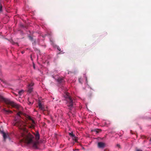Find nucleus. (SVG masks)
<instances>
[{"label": "nucleus", "mask_w": 151, "mask_h": 151, "mask_svg": "<svg viewBox=\"0 0 151 151\" xmlns=\"http://www.w3.org/2000/svg\"><path fill=\"white\" fill-rule=\"evenodd\" d=\"M81 78H80L79 79V82L80 83H81Z\"/></svg>", "instance_id": "20"}, {"label": "nucleus", "mask_w": 151, "mask_h": 151, "mask_svg": "<svg viewBox=\"0 0 151 151\" xmlns=\"http://www.w3.org/2000/svg\"><path fill=\"white\" fill-rule=\"evenodd\" d=\"M35 139L37 140H38L40 138V135L38 133H37L36 134H35Z\"/></svg>", "instance_id": "13"}, {"label": "nucleus", "mask_w": 151, "mask_h": 151, "mask_svg": "<svg viewBox=\"0 0 151 151\" xmlns=\"http://www.w3.org/2000/svg\"><path fill=\"white\" fill-rule=\"evenodd\" d=\"M52 76L53 78H55L54 76L53 75Z\"/></svg>", "instance_id": "28"}, {"label": "nucleus", "mask_w": 151, "mask_h": 151, "mask_svg": "<svg viewBox=\"0 0 151 151\" xmlns=\"http://www.w3.org/2000/svg\"><path fill=\"white\" fill-rule=\"evenodd\" d=\"M38 104L39 109H40L42 111L44 110V108L43 105H42L41 104V102L40 101H39L38 102Z\"/></svg>", "instance_id": "7"}, {"label": "nucleus", "mask_w": 151, "mask_h": 151, "mask_svg": "<svg viewBox=\"0 0 151 151\" xmlns=\"http://www.w3.org/2000/svg\"><path fill=\"white\" fill-rule=\"evenodd\" d=\"M2 6L1 5H0V12L2 11Z\"/></svg>", "instance_id": "17"}, {"label": "nucleus", "mask_w": 151, "mask_h": 151, "mask_svg": "<svg viewBox=\"0 0 151 151\" xmlns=\"http://www.w3.org/2000/svg\"><path fill=\"white\" fill-rule=\"evenodd\" d=\"M28 104L29 105H31L32 104L31 102L29 101V103Z\"/></svg>", "instance_id": "21"}, {"label": "nucleus", "mask_w": 151, "mask_h": 151, "mask_svg": "<svg viewBox=\"0 0 151 151\" xmlns=\"http://www.w3.org/2000/svg\"><path fill=\"white\" fill-rule=\"evenodd\" d=\"M98 140L99 141H102V139H103L102 138H98Z\"/></svg>", "instance_id": "18"}, {"label": "nucleus", "mask_w": 151, "mask_h": 151, "mask_svg": "<svg viewBox=\"0 0 151 151\" xmlns=\"http://www.w3.org/2000/svg\"><path fill=\"white\" fill-rule=\"evenodd\" d=\"M136 151H142L140 149H137V150Z\"/></svg>", "instance_id": "22"}, {"label": "nucleus", "mask_w": 151, "mask_h": 151, "mask_svg": "<svg viewBox=\"0 0 151 151\" xmlns=\"http://www.w3.org/2000/svg\"><path fill=\"white\" fill-rule=\"evenodd\" d=\"M123 132H122V134L123 133Z\"/></svg>", "instance_id": "30"}, {"label": "nucleus", "mask_w": 151, "mask_h": 151, "mask_svg": "<svg viewBox=\"0 0 151 151\" xmlns=\"http://www.w3.org/2000/svg\"><path fill=\"white\" fill-rule=\"evenodd\" d=\"M109 122L108 121H106V124H109L108 123V122Z\"/></svg>", "instance_id": "23"}, {"label": "nucleus", "mask_w": 151, "mask_h": 151, "mask_svg": "<svg viewBox=\"0 0 151 151\" xmlns=\"http://www.w3.org/2000/svg\"><path fill=\"white\" fill-rule=\"evenodd\" d=\"M98 146L99 148H103L104 147L105 144L103 142H98Z\"/></svg>", "instance_id": "8"}, {"label": "nucleus", "mask_w": 151, "mask_h": 151, "mask_svg": "<svg viewBox=\"0 0 151 151\" xmlns=\"http://www.w3.org/2000/svg\"><path fill=\"white\" fill-rule=\"evenodd\" d=\"M64 96L67 101V106L69 109H71L73 106V100L68 93H66Z\"/></svg>", "instance_id": "3"}, {"label": "nucleus", "mask_w": 151, "mask_h": 151, "mask_svg": "<svg viewBox=\"0 0 151 151\" xmlns=\"http://www.w3.org/2000/svg\"><path fill=\"white\" fill-rule=\"evenodd\" d=\"M1 81L3 83H4V82L3 81H2V80H1Z\"/></svg>", "instance_id": "26"}, {"label": "nucleus", "mask_w": 151, "mask_h": 151, "mask_svg": "<svg viewBox=\"0 0 151 151\" xmlns=\"http://www.w3.org/2000/svg\"><path fill=\"white\" fill-rule=\"evenodd\" d=\"M1 99L8 106H11L13 107H14L19 109L20 108V106L18 105L15 103L14 102L11 101L9 99H5L2 96L0 97Z\"/></svg>", "instance_id": "2"}, {"label": "nucleus", "mask_w": 151, "mask_h": 151, "mask_svg": "<svg viewBox=\"0 0 151 151\" xmlns=\"http://www.w3.org/2000/svg\"><path fill=\"white\" fill-rule=\"evenodd\" d=\"M34 84L32 82L29 83L27 86V90L28 92L30 93L31 92L33 89V86Z\"/></svg>", "instance_id": "4"}, {"label": "nucleus", "mask_w": 151, "mask_h": 151, "mask_svg": "<svg viewBox=\"0 0 151 151\" xmlns=\"http://www.w3.org/2000/svg\"><path fill=\"white\" fill-rule=\"evenodd\" d=\"M57 49L58 50L60 51L61 50V49H60V48L58 46H57Z\"/></svg>", "instance_id": "16"}, {"label": "nucleus", "mask_w": 151, "mask_h": 151, "mask_svg": "<svg viewBox=\"0 0 151 151\" xmlns=\"http://www.w3.org/2000/svg\"><path fill=\"white\" fill-rule=\"evenodd\" d=\"M92 132H95L96 133H97L101 131V130L100 129H95L94 130H91Z\"/></svg>", "instance_id": "14"}, {"label": "nucleus", "mask_w": 151, "mask_h": 151, "mask_svg": "<svg viewBox=\"0 0 151 151\" xmlns=\"http://www.w3.org/2000/svg\"><path fill=\"white\" fill-rule=\"evenodd\" d=\"M29 37H30V39H32V37H31L30 36Z\"/></svg>", "instance_id": "27"}, {"label": "nucleus", "mask_w": 151, "mask_h": 151, "mask_svg": "<svg viewBox=\"0 0 151 151\" xmlns=\"http://www.w3.org/2000/svg\"><path fill=\"white\" fill-rule=\"evenodd\" d=\"M34 68H35V66H34Z\"/></svg>", "instance_id": "29"}, {"label": "nucleus", "mask_w": 151, "mask_h": 151, "mask_svg": "<svg viewBox=\"0 0 151 151\" xmlns=\"http://www.w3.org/2000/svg\"><path fill=\"white\" fill-rule=\"evenodd\" d=\"M117 146L118 147H120V145L119 144H117Z\"/></svg>", "instance_id": "24"}, {"label": "nucleus", "mask_w": 151, "mask_h": 151, "mask_svg": "<svg viewBox=\"0 0 151 151\" xmlns=\"http://www.w3.org/2000/svg\"><path fill=\"white\" fill-rule=\"evenodd\" d=\"M32 124L30 126H29V127L30 128H33L34 127V124H35V122L33 120L31 119Z\"/></svg>", "instance_id": "11"}, {"label": "nucleus", "mask_w": 151, "mask_h": 151, "mask_svg": "<svg viewBox=\"0 0 151 151\" xmlns=\"http://www.w3.org/2000/svg\"><path fill=\"white\" fill-rule=\"evenodd\" d=\"M23 91H19V94L21 95V93H22Z\"/></svg>", "instance_id": "19"}, {"label": "nucleus", "mask_w": 151, "mask_h": 151, "mask_svg": "<svg viewBox=\"0 0 151 151\" xmlns=\"http://www.w3.org/2000/svg\"><path fill=\"white\" fill-rule=\"evenodd\" d=\"M69 135L70 136L72 137L73 140H74L75 141L77 140L78 138L75 136L74 134H73V132L69 133Z\"/></svg>", "instance_id": "6"}, {"label": "nucleus", "mask_w": 151, "mask_h": 151, "mask_svg": "<svg viewBox=\"0 0 151 151\" xmlns=\"http://www.w3.org/2000/svg\"><path fill=\"white\" fill-rule=\"evenodd\" d=\"M24 51L22 52V54H23L24 53Z\"/></svg>", "instance_id": "25"}, {"label": "nucleus", "mask_w": 151, "mask_h": 151, "mask_svg": "<svg viewBox=\"0 0 151 151\" xmlns=\"http://www.w3.org/2000/svg\"><path fill=\"white\" fill-rule=\"evenodd\" d=\"M3 110L6 114L11 113H12V111H11L6 110L5 108L3 109Z\"/></svg>", "instance_id": "12"}, {"label": "nucleus", "mask_w": 151, "mask_h": 151, "mask_svg": "<svg viewBox=\"0 0 151 151\" xmlns=\"http://www.w3.org/2000/svg\"><path fill=\"white\" fill-rule=\"evenodd\" d=\"M21 114V112L17 113V116L15 118V121L13 123V124L18 127L20 129L24 132L25 134L23 135V139L27 140V142H33L34 137L33 135L29 133L25 127L26 124L21 119L20 115Z\"/></svg>", "instance_id": "1"}, {"label": "nucleus", "mask_w": 151, "mask_h": 151, "mask_svg": "<svg viewBox=\"0 0 151 151\" xmlns=\"http://www.w3.org/2000/svg\"><path fill=\"white\" fill-rule=\"evenodd\" d=\"M58 82L59 83H63L64 82V80L63 78L59 77L57 79Z\"/></svg>", "instance_id": "10"}, {"label": "nucleus", "mask_w": 151, "mask_h": 151, "mask_svg": "<svg viewBox=\"0 0 151 151\" xmlns=\"http://www.w3.org/2000/svg\"><path fill=\"white\" fill-rule=\"evenodd\" d=\"M86 81H87V78H86Z\"/></svg>", "instance_id": "31"}, {"label": "nucleus", "mask_w": 151, "mask_h": 151, "mask_svg": "<svg viewBox=\"0 0 151 151\" xmlns=\"http://www.w3.org/2000/svg\"><path fill=\"white\" fill-rule=\"evenodd\" d=\"M28 145H33V147L35 148H37V142H26Z\"/></svg>", "instance_id": "5"}, {"label": "nucleus", "mask_w": 151, "mask_h": 151, "mask_svg": "<svg viewBox=\"0 0 151 151\" xmlns=\"http://www.w3.org/2000/svg\"><path fill=\"white\" fill-rule=\"evenodd\" d=\"M24 132V133H22V139H21V140H22V139H23V140H22L20 142H23V141L24 140H25V141H26V140H25L24 139H23V134H25V133Z\"/></svg>", "instance_id": "15"}, {"label": "nucleus", "mask_w": 151, "mask_h": 151, "mask_svg": "<svg viewBox=\"0 0 151 151\" xmlns=\"http://www.w3.org/2000/svg\"><path fill=\"white\" fill-rule=\"evenodd\" d=\"M1 133L3 135V138L4 139H6L8 136V134L5 133L3 131H1Z\"/></svg>", "instance_id": "9"}]
</instances>
